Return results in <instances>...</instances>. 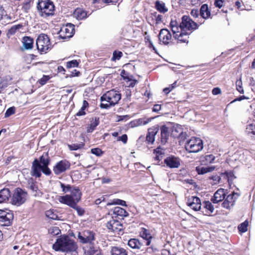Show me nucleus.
Masks as SVG:
<instances>
[{
    "label": "nucleus",
    "mask_w": 255,
    "mask_h": 255,
    "mask_svg": "<svg viewBox=\"0 0 255 255\" xmlns=\"http://www.w3.org/2000/svg\"><path fill=\"white\" fill-rule=\"evenodd\" d=\"M240 195V194L235 192L228 195L226 198H225V199L222 203L223 207L229 210L231 209L234 206L237 198Z\"/></svg>",
    "instance_id": "ddd939ff"
},
{
    "label": "nucleus",
    "mask_w": 255,
    "mask_h": 255,
    "mask_svg": "<svg viewBox=\"0 0 255 255\" xmlns=\"http://www.w3.org/2000/svg\"><path fill=\"white\" fill-rule=\"evenodd\" d=\"M11 196L10 191L8 188L0 190V203L6 202Z\"/></svg>",
    "instance_id": "a878e982"
},
{
    "label": "nucleus",
    "mask_w": 255,
    "mask_h": 255,
    "mask_svg": "<svg viewBox=\"0 0 255 255\" xmlns=\"http://www.w3.org/2000/svg\"><path fill=\"white\" fill-rule=\"evenodd\" d=\"M190 14L193 17L197 18L199 15L198 10L193 9L191 11Z\"/></svg>",
    "instance_id": "774afa93"
},
{
    "label": "nucleus",
    "mask_w": 255,
    "mask_h": 255,
    "mask_svg": "<svg viewBox=\"0 0 255 255\" xmlns=\"http://www.w3.org/2000/svg\"><path fill=\"white\" fill-rule=\"evenodd\" d=\"M27 197V193L26 191L20 188H16L12 196L11 203L19 206L26 201Z\"/></svg>",
    "instance_id": "0eeeda50"
},
{
    "label": "nucleus",
    "mask_w": 255,
    "mask_h": 255,
    "mask_svg": "<svg viewBox=\"0 0 255 255\" xmlns=\"http://www.w3.org/2000/svg\"><path fill=\"white\" fill-rule=\"evenodd\" d=\"M172 32H173L174 34V37L175 39H178L180 42H185L186 41V39H183L181 38L183 37L184 34H185V31L183 29H181V27H180V23L179 25L177 26H173V27L171 28Z\"/></svg>",
    "instance_id": "4be33fe9"
},
{
    "label": "nucleus",
    "mask_w": 255,
    "mask_h": 255,
    "mask_svg": "<svg viewBox=\"0 0 255 255\" xmlns=\"http://www.w3.org/2000/svg\"><path fill=\"white\" fill-rule=\"evenodd\" d=\"M41 171L46 175H50L51 174V171L48 167V165L41 166L39 164L37 158L34 159L32 163L30 174L36 178H39L41 176Z\"/></svg>",
    "instance_id": "20e7f679"
},
{
    "label": "nucleus",
    "mask_w": 255,
    "mask_h": 255,
    "mask_svg": "<svg viewBox=\"0 0 255 255\" xmlns=\"http://www.w3.org/2000/svg\"><path fill=\"white\" fill-rule=\"evenodd\" d=\"M13 214L10 210L0 209V225L2 226H9L12 224Z\"/></svg>",
    "instance_id": "1a4fd4ad"
},
{
    "label": "nucleus",
    "mask_w": 255,
    "mask_h": 255,
    "mask_svg": "<svg viewBox=\"0 0 255 255\" xmlns=\"http://www.w3.org/2000/svg\"><path fill=\"white\" fill-rule=\"evenodd\" d=\"M111 255H128L127 251L123 248L113 246L111 249Z\"/></svg>",
    "instance_id": "bb28decb"
},
{
    "label": "nucleus",
    "mask_w": 255,
    "mask_h": 255,
    "mask_svg": "<svg viewBox=\"0 0 255 255\" xmlns=\"http://www.w3.org/2000/svg\"><path fill=\"white\" fill-rule=\"evenodd\" d=\"M50 78L49 76L43 75V77L39 80L38 82L41 85L43 86L47 83Z\"/></svg>",
    "instance_id": "052dcab7"
},
{
    "label": "nucleus",
    "mask_w": 255,
    "mask_h": 255,
    "mask_svg": "<svg viewBox=\"0 0 255 255\" xmlns=\"http://www.w3.org/2000/svg\"><path fill=\"white\" fill-rule=\"evenodd\" d=\"M60 186L61 188L62 189L63 192L64 193H66L67 192H70L73 187L74 186H71L69 184H65L64 183L59 182Z\"/></svg>",
    "instance_id": "49530a36"
},
{
    "label": "nucleus",
    "mask_w": 255,
    "mask_h": 255,
    "mask_svg": "<svg viewBox=\"0 0 255 255\" xmlns=\"http://www.w3.org/2000/svg\"><path fill=\"white\" fill-rule=\"evenodd\" d=\"M200 14L203 18H207L210 15V11L209 10L208 5L207 4H203L200 10Z\"/></svg>",
    "instance_id": "c9c22d12"
},
{
    "label": "nucleus",
    "mask_w": 255,
    "mask_h": 255,
    "mask_svg": "<svg viewBox=\"0 0 255 255\" xmlns=\"http://www.w3.org/2000/svg\"><path fill=\"white\" fill-rule=\"evenodd\" d=\"M123 53L119 51H115L113 52V57L112 60L113 61H116L119 60L123 56Z\"/></svg>",
    "instance_id": "864d4df0"
},
{
    "label": "nucleus",
    "mask_w": 255,
    "mask_h": 255,
    "mask_svg": "<svg viewBox=\"0 0 255 255\" xmlns=\"http://www.w3.org/2000/svg\"><path fill=\"white\" fill-rule=\"evenodd\" d=\"M248 222L247 221H245L244 222L241 223L238 226V230L240 232L242 233H245L246 232L248 229Z\"/></svg>",
    "instance_id": "603ef678"
},
{
    "label": "nucleus",
    "mask_w": 255,
    "mask_h": 255,
    "mask_svg": "<svg viewBox=\"0 0 255 255\" xmlns=\"http://www.w3.org/2000/svg\"><path fill=\"white\" fill-rule=\"evenodd\" d=\"M36 183V182L33 180L32 178H30L27 181V188L29 189Z\"/></svg>",
    "instance_id": "0e129e2a"
},
{
    "label": "nucleus",
    "mask_w": 255,
    "mask_h": 255,
    "mask_svg": "<svg viewBox=\"0 0 255 255\" xmlns=\"http://www.w3.org/2000/svg\"><path fill=\"white\" fill-rule=\"evenodd\" d=\"M107 227L108 229L113 232H119L122 230L123 225L117 219L113 218L109 221L107 224Z\"/></svg>",
    "instance_id": "6ab92c4d"
},
{
    "label": "nucleus",
    "mask_w": 255,
    "mask_h": 255,
    "mask_svg": "<svg viewBox=\"0 0 255 255\" xmlns=\"http://www.w3.org/2000/svg\"><path fill=\"white\" fill-rule=\"evenodd\" d=\"M15 112V108L14 107H11L9 108L6 111V112L4 115L5 118H7L10 116L11 115L14 114Z\"/></svg>",
    "instance_id": "13d9d810"
},
{
    "label": "nucleus",
    "mask_w": 255,
    "mask_h": 255,
    "mask_svg": "<svg viewBox=\"0 0 255 255\" xmlns=\"http://www.w3.org/2000/svg\"><path fill=\"white\" fill-rule=\"evenodd\" d=\"M52 248L56 251L73 252L76 251L77 245L75 242L68 236H64L56 240Z\"/></svg>",
    "instance_id": "f257e3e1"
},
{
    "label": "nucleus",
    "mask_w": 255,
    "mask_h": 255,
    "mask_svg": "<svg viewBox=\"0 0 255 255\" xmlns=\"http://www.w3.org/2000/svg\"><path fill=\"white\" fill-rule=\"evenodd\" d=\"M5 15H6V11L2 6L0 5V20L3 18V16Z\"/></svg>",
    "instance_id": "338daca9"
},
{
    "label": "nucleus",
    "mask_w": 255,
    "mask_h": 255,
    "mask_svg": "<svg viewBox=\"0 0 255 255\" xmlns=\"http://www.w3.org/2000/svg\"><path fill=\"white\" fill-rule=\"evenodd\" d=\"M78 203L73 202L72 204L67 205L71 208L75 209L79 216H82L85 214V210L82 208L77 205Z\"/></svg>",
    "instance_id": "58836bf2"
},
{
    "label": "nucleus",
    "mask_w": 255,
    "mask_h": 255,
    "mask_svg": "<svg viewBox=\"0 0 255 255\" xmlns=\"http://www.w3.org/2000/svg\"><path fill=\"white\" fill-rule=\"evenodd\" d=\"M215 156L213 154H207L200 158V162L202 165H208L214 162Z\"/></svg>",
    "instance_id": "473e14b6"
},
{
    "label": "nucleus",
    "mask_w": 255,
    "mask_h": 255,
    "mask_svg": "<svg viewBox=\"0 0 255 255\" xmlns=\"http://www.w3.org/2000/svg\"><path fill=\"white\" fill-rule=\"evenodd\" d=\"M118 141H122L124 144L127 143L128 140V136L126 134H124L121 136H119Z\"/></svg>",
    "instance_id": "680f3d73"
},
{
    "label": "nucleus",
    "mask_w": 255,
    "mask_h": 255,
    "mask_svg": "<svg viewBox=\"0 0 255 255\" xmlns=\"http://www.w3.org/2000/svg\"><path fill=\"white\" fill-rule=\"evenodd\" d=\"M37 161L41 166L49 165L50 163V159L48 155V152H44L41 156L39 159H37Z\"/></svg>",
    "instance_id": "c756f323"
},
{
    "label": "nucleus",
    "mask_w": 255,
    "mask_h": 255,
    "mask_svg": "<svg viewBox=\"0 0 255 255\" xmlns=\"http://www.w3.org/2000/svg\"><path fill=\"white\" fill-rule=\"evenodd\" d=\"M46 216L51 219L56 220L58 216L52 210H48L45 212Z\"/></svg>",
    "instance_id": "4d7b16f0"
},
{
    "label": "nucleus",
    "mask_w": 255,
    "mask_h": 255,
    "mask_svg": "<svg viewBox=\"0 0 255 255\" xmlns=\"http://www.w3.org/2000/svg\"><path fill=\"white\" fill-rule=\"evenodd\" d=\"M31 3V1H27L23 3L22 8L26 11L28 10L30 8V4Z\"/></svg>",
    "instance_id": "e2e57ef3"
},
{
    "label": "nucleus",
    "mask_w": 255,
    "mask_h": 255,
    "mask_svg": "<svg viewBox=\"0 0 255 255\" xmlns=\"http://www.w3.org/2000/svg\"><path fill=\"white\" fill-rule=\"evenodd\" d=\"M70 193V195L59 196L58 199L59 202L65 205L72 204L73 202L78 203L82 196V193L79 187L73 186Z\"/></svg>",
    "instance_id": "7ed1b4c3"
},
{
    "label": "nucleus",
    "mask_w": 255,
    "mask_h": 255,
    "mask_svg": "<svg viewBox=\"0 0 255 255\" xmlns=\"http://www.w3.org/2000/svg\"><path fill=\"white\" fill-rule=\"evenodd\" d=\"M112 205H120L123 206H127L126 201L119 199H114L111 201V202H108L107 203V206Z\"/></svg>",
    "instance_id": "37998d69"
},
{
    "label": "nucleus",
    "mask_w": 255,
    "mask_h": 255,
    "mask_svg": "<svg viewBox=\"0 0 255 255\" xmlns=\"http://www.w3.org/2000/svg\"><path fill=\"white\" fill-rule=\"evenodd\" d=\"M29 189L31 191V194L34 197H41L42 195V192L38 189L36 183L30 187Z\"/></svg>",
    "instance_id": "79ce46f5"
},
{
    "label": "nucleus",
    "mask_w": 255,
    "mask_h": 255,
    "mask_svg": "<svg viewBox=\"0 0 255 255\" xmlns=\"http://www.w3.org/2000/svg\"><path fill=\"white\" fill-rule=\"evenodd\" d=\"M90 124L87 127V131L88 132H92L96 128V127L99 124V118H92L90 119Z\"/></svg>",
    "instance_id": "c85d7f7f"
},
{
    "label": "nucleus",
    "mask_w": 255,
    "mask_h": 255,
    "mask_svg": "<svg viewBox=\"0 0 255 255\" xmlns=\"http://www.w3.org/2000/svg\"><path fill=\"white\" fill-rule=\"evenodd\" d=\"M78 238L82 243H91L95 240V234L92 231L86 230L83 233L82 235L79 233Z\"/></svg>",
    "instance_id": "dca6fc26"
},
{
    "label": "nucleus",
    "mask_w": 255,
    "mask_h": 255,
    "mask_svg": "<svg viewBox=\"0 0 255 255\" xmlns=\"http://www.w3.org/2000/svg\"><path fill=\"white\" fill-rule=\"evenodd\" d=\"M155 7L156 9L161 13H165L168 11V9L165 7L164 2L159 0L156 1L155 3Z\"/></svg>",
    "instance_id": "e433bc0d"
},
{
    "label": "nucleus",
    "mask_w": 255,
    "mask_h": 255,
    "mask_svg": "<svg viewBox=\"0 0 255 255\" xmlns=\"http://www.w3.org/2000/svg\"><path fill=\"white\" fill-rule=\"evenodd\" d=\"M164 162L168 167L177 168L180 165L181 160L179 157L170 155L164 159Z\"/></svg>",
    "instance_id": "4468645a"
},
{
    "label": "nucleus",
    "mask_w": 255,
    "mask_h": 255,
    "mask_svg": "<svg viewBox=\"0 0 255 255\" xmlns=\"http://www.w3.org/2000/svg\"><path fill=\"white\" fill-rule=\"evenodd\" d=\"M197 24L193 21L189 16L183 15L182 17V21L180 23V27L184 31L186 30H193L198 28Z\"/></svg>",
    "instance_id": "9b49d317"
},
{
    "label": "nucleus",
    "mask_w": 255,
    "mask_h": 255,
    "mask_svg": "<svg viewBox=\"0 0 255 255\" xmlns=\"http://www.w3.org/2000/svg\"><path fill=\"white\" fill-rule=\"evenodd\" d=\"M159 130V126H154L148 129V132L146 136V141L148 143L152 144L155 141V136Z\"/></svg>",
    "instance_id": "f3484780"
},
{
    "label": "nucleus",
    "mask_w": 255,
    "mask_h": 255,
    "mask_svg": "<svg viewBox=\"0 0 255 255\" xmlns=\"http://www.w3.org/2000/svg\"><path fill=\"white\" fill-rule=\"evenodd\" d=\"M157 251V249L154 247L152 245L147 248L144 246V250L141 251V255H145L146 253L152 254Z\"/></svg>",
    "instance_id": "c03bdc74"
},
{
    "label": "nucleus",
    "mask_w": 255,
    "mask_h": 255,
    "mask_svg": "<svg viewBox=\"0 0 255 255\" xmlns=\"http://www.w3.org/2000/svg\"><path fill=\"white\" fill-rule=\"evenodd\" d=\"M85 255H95L100 250L98 248L94 247L90 244L83 248Z\"/></svg>",
    "instance_id": "cd10ccee"
},
{
    "label": "nucleus",
    "mask_w": 255,
    "mask_h": 255,
    "mask_svg": "<svg viewBox=\"0 0 255 255\" xmlns=\"http://www.w3.org/2000/svg\"><path fill=\"white\" fill-rule=\"evenodd\" d=\"M225 191L224 189H218L215 193L211 201L213 203H218L225 198Z\"/></svg>",
    "instance_id": "b1692460"
},
{
    "label": "nucleus",
    "mask_w": 255,
    "mask_h": 255,
    "mask_svg": "<svg viewBox=\"0 0 255 255\" xmlns=\"http://www.w3.org/2000/svg\"><path fill=\"white\" fill-rule=\"evenodd\" d=\"M113 214L116 217H125L128 216V213L120 207H116L113 209Z\"/></svg>",
    "instance_id": "72a5a7b5"
},
{
    "label": "nucleus",
    "mask_w": 255,
    "mask_h": 255,
    "mask_svg": "<svg viewBox=\"0 0 255 255\" xmlns=\"http://www.w3.org/2000/svg\"><path fill=\"white\" fill-rule=\"evenodd\" d=\"M246 132L249 136L255 140V125L249 124L247 125Z\"/></svg>",
    "instance_id": "f704fd0d"
},
{
    "label": "nucleus",
    "mask_w": 255,
    "mask_h": 255,
    "mask_svg": "<svg viewBox=\"0 0 255 255\" xmlns=\"http://www.w3.org/2000/svg\"><path fill=\"white\" fill-rule=\"evenodd\" d=\"M151 17L153 20L154 18L155 19L156 24H158L162 22L163 16L162 15L157 14L156 12L151 13Z\"/></svg>",
    "instance_id": "8fccbe9b"
},
{
    "label": "nucleus",
    "mask_w": 255,
    "mask_h": 255,
    "mask_svg": "<svg viewBox=\"0 0 255 255\" xmlns=\"http://www.w3.org/2000/svg\"><path fill=\"white\" fill-rule=\"evenodd\" d=\"M85 145L83 142L80 143H73L72 144H68V146L70 150H76L82 148Z\"/></svg>",
    "instance_id": "de8ad7c7"
},
{
    "label": "nucleus",
    "mask_w": 255,
    "mask_h": 255,
    "mask_svg": "<svg viewBox=\"0 0 255 255\" xmlns=\"http://www.w3.org/2000/svg\"><path fill=\"white\" fill-rule=\"evenodd\" d=\"M215 169V166L199 167H196V171L199 174H204L207 172L212 171Z\"/></svg>",
    "instance_id": "4c0bfd02"
},
{
    "label": "nucleus",
    "mask_w": 255,
    "mask_h": 255,
    "mask_svg": "<svg viewBox=\"0 0 255 255\" xmlns=\"http://www.w3.org/2000/svg\"><path fill=\"white\" fill-rule=\"evenodd\" d=\"M121 99V95L114 90L108 91L101 97V101H107L110 103L111 106L117 104Z\"/></svg>",
    "instance_id": "6e6552de"
},
{
    "label": "nucleus",
    "mask_w": 255,
    "mask_h": 255,
    "mask_svg": "<svg viewBox=\"0 0 255 255\" xmlns=\"http://www.w3.org/2000/svg\"><path fill=\"white\" fill-rule=\"evenodd\" d=\"M186 204L194 211H200L201 203L200 199L197 196H191L187 199Z\"/></svg>",
    "instance_id": "2eb2a0df"
},
{
    "label": "nucleus",
    "mask_w": 255,
    "mask_h": 255,
    "mask_svg": "<svg viewBox=\"0 0 255 255\" xmlns=\"http://www.w3.org/2000/svg\"><path fill=\"white\" fill-rule=\"evenodd\" d=\"M23 25L21 24H18L13 25L10 28H9L7 32V36L9 37L10 36L14 34L16 32L21 28Z\"/></svg>",
    "instance_id": "ea45409f"
},
{
    "label": "nucleus",
    "mask_w": 255,
    "mask_h": 255,
    "mask_svg": "<svg viewBox=\"0 0 255 255\" xmlns=\"http://www.w3.org/2000/svg\"><path fill=\"white\" fill-rule=\"evenodd\" d=\"M71 164L67 160H61L57 162L53 167V172L56 175L61 174L70 169Z\"/></svg>",
    "instance_id": "f8f14e48"
},
{
    "label": "nucleus",
    "mask_w": 255,
    "mask_h": 255,
    "mask_svg": "<svg viewBox=\"0 0 255 255\" xmlns=\"http://www.w3.org/2000/svg\"><path fill=\"white\" fill-rule=\"evenodd\" d=\"M79 65V62L76 60H73L67 62L66 67L68 68L72 67H77Z\"/></svg>",
    "instance_id": "5fc2aeb1"
},
{
    "label": "nucleus",
    "mask_w": 255,
    "mask_h": 255,
    "mask_svg": "<svg viewBox=\"0 0 255 255\" xmlns=\"http://www.w3.org/2000/svg\"><path fill=\"white\" fill-rule=\"evenodd\" d=\"M140 236L145 240L146 246H148L151 244V240L152 239V237L150 233V231L145 228H142L141 231L140 233Z\"/></svg>",
    "instance_id": "393cba45"
},
{
    "label": "nucleus",
    "mask_w": 255,
    "mask_h": 255,
    "mask_svg": "<svg viewBox=\"0 0 255 255\" xmlns=\"http://www.w3.org/2000/svg\"><path fill=\"white\" fill-rule=\"evenodd\" d=\"M89 106V104L88 102L86 100H84L83 102V105L80 110L79 111L78 113L76 114V116H84L86 114L85 112V110L87 107Z\"/></svg>",
    "instance_id": "a18cd8bd"
},
{
    "label": "nucleus",
    "mask_w": 255,
    "mask_h": 255,
    "mask_svg": "<svg viewBox=\"0 0 255 255\" xmlns=\"http://www.w3.org/2000/svg\"><path fill=\"white\" fill-rule=\"evenodd\" d=\"M214 211V206L209 201H205L203 202L201 211L204 215L210 216Z\"/></svg>",
    "instance_id": "aec40b11"
},
{
    "label": "nucleus",
    "mask_w": 255,
    "mask_h": 255,
    "mask_svg": "<svg viewBox=\"0 0 255 255\" xmlns=\"http://www.w3.org/2000/svg\"><path fill=\"white\" fill-rule=\"evenodd\" d=\"M36 45L37 50L41 54L47 53L51 48L50 38L47 34L44 33L38 35L36 39Z\"/></svg>",
    "instance_id": "39448f33"
},
{
    "label": "nucleus",
    "mask_w": 255,
    "mask_h": 255,
    "mask_svg": "<svg viewBox=\"0 0 255 255\" xmlns=\"http://www.w3.org/2000/svg\"><path fill=\"white\" fill-rule=\"evenodd\" d=\"M121 75L124 80H129L128 74L125 70L122 71Z\"/></svg>",
    "instance_id": "69168bd1"
},
{
    "label": "nucleus",
    "mask_w": 255,
    "mask_h": 255,
    "mask_svg": "<svg viewBox=\"0 0 255 255\" xmlns=\"http://www.w3.org/2000/svg\"><path fill=\"white\" fill-rule=\"evenodd\" d=\"M209 179L211 180L210 183L212 185H216L220 182L221 177L218 175H214L209 177Z\"/></svg>",
    "instance_id": "3c124183"
},
{
    "label": "nucleus",
    "mask_w": 255,
    "mask_h": 255,
    "mask_svg": "<svg viewBox=\"0 0 255 255\" xmlns=\"http://www.w3.org/2000/svg\"><path fill=\"white\" fill-rule=\"evenodd\" d=\"M159 130L160 131V141L162 144L164 145L167 142L169 136V128L163 125L160 127Z\"/></svg>",
    "instance_id": "412c9836"
},
{
    "label": "nucleus",
    "mask_w": 255,
    "mask_h": 255,
    "mask_svg": "<svg viewBox=\"0 0 255 255\" xmlns=\"http://www.w3.org/2000/svg\"><path fill=\"white\" fill-rule=\"evenodd\" d=\"M74 25L68 23L61 27L58 32L59 37L62 39H67L71 38L74 34Z\"/></svg>",
    "instance_id": "9d476101"
},
{
    "label": "nucleus",
    "mask_w": 255,
    "mask_h": 255,
    "mask_svg": "<svg viewBox=\"0 0 255 255\" xmlns=\"http://www.w3.org/2000/svg\"><path fill=\"white\" fill-rule=\"evenodd\" d=\"M91 152L97 155V156H100L103 154V151L100 148H94L91 149Z\"/></svg>",
    "instance_id": "bf43d9fd"
},
{
    "label": "nucleus",
    "mask_w": 255,
    "mask_h": 255,
    "mask_svg": "<svg viewBox=\"0 0 255 255\" xmlns=\"http://www.w3.org/2000/svg\"><path fill=\"white\" fill-rule=\"evenodd\" d=\"M154 153H155V156L154 159L157 161L158 163L162 159V157L164 155V153L159 150V148H156L154 150Z\"/></svg>",
    "instance_id": "09e8293b"
},
{
    "label": "nucleus",
    "mask_w": 255,
    "mask_h": 255,
    "mask_svg": "<svg viewBox=\"0 0 255 255\" xmlns=\"http://www.w3.org/2000/svg\"><path fill=\"white\" fill-rule=\"evenodd\" d=\"M159 40L165 45L169 43V41L171 39V34L170 31L165 28L160 30L158 35Z\"/></svg>",
    "instance_id": "a211bd4d"
},
{
    "label": "nucleus",
    "mask_w": 255,
    "mask_h": 255,
    "mask_svg": "<svg viewBox=\"0 0 255 255\" xmlns=\"http://www.w3.org/2000/svg\"><path fill=\"white\" fill-rule=\"evenodd\" d=\"M128 245L132 249L141 251L144 250V245L138 239L132 238L128 240Z\"/></svg>",
    "instance_id": "5701e85b"
},
{
    "label": "nucleus",
    "mask_w": 255,
    "mask_h": 255,
    "mask_svg": "<svg viewBox=\"0 0 255 255\" xmlns=\"http://www.w3.org/2000/svg\"><path fill=\"white\" fill-rule=\"evenodd\" d=\"M22 43L25 49H31L33 45V39L29 36H24L22 38Z\"/></svg>",
    "instance_id": "7c9ffc66"
},
{
    "label": "nucleus",
    "mask_w": 255,
    "mask_h": 255,
    "mask_svg": "<svg viewBox=\"0 0 255 255\" xmlns=\"http://www.w3.org/2000/svg\"><path fill=\"white\" fill-rule=\"evenodd\" d=\"M153 118L147 119L146 118H142L132 121L131 123L132 127H137L141 125H145L148 124Z\"/></svg>",
    "instance_id": "2f4dec72"
},
{
    "label": "nucleus",
    "mask_w": 255,
    "mask_h": 255,
    "mask_svg": "<svg viewBox=\"0 0 255 255\" xmlns=\"http://www.w3.org/2000/svg\"><path fill=\"white\" fill-rule=\"evenodd\" d=\"M49 232L53 236H56L61 233L60 230L57 227H53L49 229Z\"/></svg>",
    "instance_id": "6e6d98bb"
},
{
    "label": "nucleus",
    "mask_w": 255,
    "mask_h": 255,
    "mask_svg": "<svg viewBox=\"0 0 255 255\" xmlns=\"http://www.w3.org/2000/svg\"><path fill=\"white\" fill-rule=\"evenodd\" d=\"M77 18L82 19L87 17V12L81 8H77L74 13Z\"/></svg>",
    "instance_id": "a19ab883"
},
{
    "label": "nucleus",
    "mask_w": 255,
    "mask_h": 255,
    "mask_svg": "<svg viewBox=\"0 0 255 255\" xmlns=\"http://www.w3.org/2000/svg\"><path fill=\"white\" fill-rule=\"evenodd\" d=\"M37 8L39 14L43 17L53 15L54 13L55 6L51 0H39Z\"/></svg>",
    "instance_id": "f03ea898"
},
{
    "label": "nucleus",
    "mask_w": 255,
    "mask_h": 255,
    "mask_svg": "<svg viewBox=\"0 0 255 255\" xmlns=\"http://www.w3.org/2000/svg\"><path fill=\"white\" fill-rule=\"evenodd\" d=\"M203 148V141L197 137H192L185 144V148L189 152L196 153Z\"/></svg>",
    "instance_id": "423d86ee"
}]
</instances>
